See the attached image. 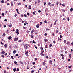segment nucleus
I'll return each mask as SVG.
<instances>
[{"label": "nucleus", "instance_id": "f257e3e1", "mask_svg": "<svg viewBox=\"0 0 73 73\" xmlns=\"http://www.w3.org/2000/svg\"><path fill=\"white\" fill-rule=\"evenodd\" d=\"M15 33H17V35H19V29H16V31L15 32Z\"/></svg>", "mask_w": 73, "mask_h": 73}, {"label": "nucleus", "instance_id": "f03ea898", "mask_svg": "<svg viewBox=\"0 0 73 73\" xmlns=\"http://www.w3.org/2000/svg\"><path fill=\"white\" fill-rule=\"evenodd\" d=\"M48 5L50 7H51L52 6V4H51V3L50 2H48Z\"/></svg>", "mask_w": 73, "mask_h": 73}, {"label": "nucleus", "instance_id": "7ed1b4c3", "mask_svg": "<svg viewBox=\"0 0 73 73\" xmlns=\"http://www.w3.org/2000/svg\"><path fill=\"white\" fill-rule=\"evenodd\" d=\"M18 38H15L14 39V41H17V40H18Z\"/></svg>", "mask_w": 73, "mask_h": 73}, {"label": "nucleus", "instance_id": "20e7f679", "mask_svg": "<svg viewBox=\"0 0 73 73\" xmlns=\"http://www.w3.org/2000/svg\"><path fill=\"white\" fill-rule=\"evenodd\" d=\"M23 45L24 46V47H25V46H28V44H25L23 43Z\"/></svg>", "mask_w": 73, "mask_h": 73}, {"label": "nucleus", "instance_id": "39448f33", "mask_svg": "<svg viewBox=\"0 0 73 73\" xmlns=\"http://www.w3.org/2000/svg\"><path fill=\"white\" fill-rule=\"evenodd\" d=\"M34 32H35V30L34 29L32 30L31 31V34H33V33Z\"/></svg>", "mask_w": 73, "mask_h": 73}, {"label": "nucleus", "instance_id": "423d86ee", "mask_svg": "<svg viewBox=\"0 0 73 73\" xmlns=\"http://www.w3.org/2000/svg\"><path fill=\"white\" fill-rule=\"evenodd\" d=\"M36 27L37 28H39V24H38L36 25Z\"/></svg>", "mask_w": 73, "mask_h": 73}, {"label": "nucleus", "instance_id": "0eeeda50", "mask_svg": "<svg viewBox=\"0 0 73 73\" xmlns=\"http://www.w3.org/2000/svg\"><path fill=\"white\" fill-rule=\"evenodd\" d=\"M12 38V37L11 36H10L8 38V40H11Z\"/></svg>", "mask_w": 73, "mask_h": 73}, {"label": "nucleus", "instance_id": "6e6552de", "mask_svg": "<svg viewBox=\"0 0 73 73\" xmlns=\"http://www.w3.org/2000/svg\"><path fill=\"white\" fill-rule=\"evenodd\" d=\"M10 24L11 25H8V26H9V27H12V25H11V23H10Z\"/></svg>", "mask_w": 73, "mask_h": 73}, {"label": "nucleus", "instance_id": "1a4fd4ad", "mask_svg": "<svg viewBox=\"0 0 73 73\" xmlns=\"http://www.w3.org/2000/svg\"><path fill=\"white\" fill-rule=\"evenodd\" d=\"M50 64L51 65L52 64V60H50Z\"/></svg>", "mask_w": 73, "mask_h": 73}, {"label": "nucleus", "instance_id": "9d476101", "mask_svg": "<svg viewBox=\"0 0 73 73\" xmlns=\"http://www.w3.org/2000/svg\"><path fill=\"white\" fill-rule=\"evenodd\" d=\"M1 2L3 4V3H4V0H2L1 1Z\"/></svg>", "mask_w": 73, "mask_h": 73}, {"label": "nucleus", "instance_id": "9b49d317", "mask_svg": "<svg viewBox=\"0 0 73 73\" xmlns=\"http://www.w3.org/2000/svg\"><path fill=\"white\" fill-rule=\"evenodd\" d=\"M70 12H72V11H73V8H71V9H70Z\"/></svg>", "mask_w": 73, "mask_h": 73}, {"label": "nucleus", "instance_id": "f8f14e48", "mask_svg": "<svg viewBox=\"0 0 73 73\" xmlns=\"http://www.w3.org/2000/svg\"><path fill=\"white\" fill-rule=\"evenodd\" d=\"M46 63H44V62L42 63V64H43V65L44 66H45V64H46Z\"/></svg>", "mask_w": 73, "mask_h": 73}, {"label": "nucleus", "instance_id": "ddd939ff", "mask_svg": "<svg viewBox=\"0 0 73 73\" xmlns=\"http://www.w3.org/2000/svg\"><path fill=\"white\" fill-rule=\"evenodd\" d=\"M4 46L5 48H7V46H8L7 45V44H5L4 45Z\"/></svg>", "mask_w": 73, "mask_h": 73}, {"label": "nucleus", "instance_id": "4468645a", "mask_svg": "<svg viewBox=\"0 0 73 73\" xmlns=\"http://www.w3.org/2000/svg\"><path fill=\"white\" fill-rule=\"evenodd\" d=\"M1 53H2V54H4V53H5V52L4 51H2L1 52Z\"/></svg>", "mask_w": 73, "mask_h": 73}, {"label": "nucleus", "instance_id": "2eb2a0df", "mask_svg": "<svg viewBox=\"0 0 73 73\" xmlns=\"http://www.w3.org/2000/svg\"><path fill=\"white\" fill-rule=\"evenodd\" d=\"M16 51L15 50H14L13 51V53L14 54H15V53H16Z\"/></svg>", "mask_w": 73, "mask_h": 73}, {"label": "nucleus", "instance_id": "dca6fc26", "mask_svg": "<svg viewBox=\"0 0 73 73\" xmlns=\"http://www.w3.org/2000/svg\"><path fill=\"white\" fill-rule=\"evenodd\" d=\"M13 70L14 71V72H16V68H14Z\"/></svg>", "mask_w": 73, "mask_h": 73}, {"label": "nucleus", "instance_id": "f3484780", "mask_svg": "<svg viewBox=\"0 0 73 73\" xmlns=\"http://www.w3.org/2000/svg\"><path fill=\"white\" fill-rule=\"evenodd\" d=\"M19 63H20V64H21L22 65H23V62H21V61H20V62H19Z\"/></svg>", "mask_w": 73, "mask_h": 73}, {"label": "nucleus", "instance_id": "a211bd4d", "mask_svg": "<svg viewBox=\"0 0 73 73\" xmlns=\"http://www.w3.org/2000/svg\"><path fill=\"white\" fill-rule=\"evenodd\" d=\"M13 3L11 2V6H13Z\"/></svg>", "mask_w": 73, "mask_h": 73}, {"label": "nucleus", "instance_id": "6ab92c4d", "mask_svg": "<svg viewBox=\"0 0 73 73\" xmlns=\"http://www.w3.org/2000/svg\"><path fill=\"white\" fill-rule=\"evenodd\" d=\"M40 49L41 50H44V48H43V47H41L40 48Z\"/></svg>", "mask_w": 73, "mask_h": 73}, {"label": "nucleus", "instance_id": "aec40b11", "mask_svg": "<svg viewBox=\"0 0 73 73\" xmlns=\"http://www.w3.org/2000/svg\"><path fill=\"white\" fill-rule=\"evenodd\" d=\"M69 57H70V58H71V54H70L69 55Z\"/></svg>", "mask_w": 73, "mask_h": 73}, {"label": "nucleus", "instance_id": "412c9836", "mask_svg": "<svg viewBox=\"0 0 73 73\" xmlns=\"http://www.w3.org/2000/svg\"><path fill=\"white\" fill-rule=\"evenodd\" d=\"M33 43H34V44H36V42H35L34 40H33L32 42Z\"/></svg>", "mask_w": 73, "mask_h": 73}, {"label": "nucleus", "instance_id": "4be33fe9", "mask_svg": "<svg viewBox=\"0 0 73 73\" xmlns=\"http://www.w3.org/2000/svg\"><path fill=\"white\" fill-rule=\"evenodd\" d=\"M17 72H18V71H19V68H17Z\"/></svg>", "mask_w": 73, "mask_h": 73}, {"label": "nucleus", "instance_id": "5701e85b", "mask_svg": "<svg viewBox=\"0 0 73 73\" xmlns=\"http://www.w3.org/2000/svg\"><path fill=\"white\" fill-rule=\"evenodd\" d=\"M69 20H70L69 18L68 17H67V20H68V21H69Z\"/></svg>", "mask_w": 73, "mask_h": 73}, {"label": "nucleus", "instance_id": "b1692460", "mask_svg": "<svg viewBox=\"0 0 73 73\" xmlns=\"http://www.w3.org/2000/svg\"><path fill=\"white\" fill-rule=\"evenodd\" d=\"M44 23H47V22L46 20H45L44 21Z\"/></svg>", "mask_w": 73, "mask_h": 73}, {"label": "nucleus", "instance_id": "393cba45", "mask_svg": "<svg viewBox=\"0 0 73 73\" xmlns=\"http://www.w3.org/2000/svg\"><path fill=\"white\" fill-rule=\"evenodd\" d=\"M34 47H35V48H36V49H37V47L36 46V45H34Z\"/></svg>", "mask_w": 73, "mask_h": 73}, {"label": "nucleus", "instance_id": "a878e982", "mask_svg": "<svg viewBox=\"0 0 73 73\" xmlns=\"http://www.w3.org/2000/svg\"><path fill=\"white\" fill-rule=\"evenodd\" d=\"M11 58L13 60V59H14V58L13 57V56H11Z\"/></svg>", "mask_w": 73, "mask_h": 73}, {"label": "nucleus", "instance_id": "bb28decb", "mask_svg": "<svg viewBox=\"0 0 73 73\" xmlns=\"http://www.w3.org/2000/svg\"><path fill=\"white\" fill-rule=\"evenodd\" d=\"M24 16H25V17H27V15H26L25 14L24 15Z\"/></svg>", "mask_w": 73, "mask_h": 73}, {"label": "nucleus", "instance_id": "cd10ccee", "mask_svg": "<svg viewBox=\"0 0 73 73\" xmlns=\"http://www.w3.org/2000/svg\"><path fill=\"white\" fill-rule=\"evenodd\" d=\"M70 44V43L69 42H67V44H68V45H69Z\"/></svg>", "mask_w": 73, "mask_h": 73}, {"label": "nucleus", "instance_id": "c85d7f7f", "mask_svg": "<svg viewBox=\"0 0 73 73\" xmlns=\"http://www.w3.org/2000/svg\"><path fill=\"white\" fill-rule=\"evenodd\" d=\"M28 53V50H27V52H26V53H25V54H27Z\"/></svg>", "mask_w": 73, "mask_h": 73}, {"label": "nucleus", "instance_id": "c756f323", "mask_svg": "<svg viewBox=\"0 0 73 73\" xmlns=\"http://www.w3.org/2000/svg\"><path fill=\"white\" fill-rule=\"evenodd\" d=\"M66 11L65 10V9H63L62 10V12H65Z\"/></svg>", "mask_w": 73, "mask_h": 73}, {"label": "nucleus", "instance_id": "7c9ffc66", "mask_svg": "<svg viewBox=\"0 0 73 73\" xmlns=\"http://www.w3.org/2000/svg\"><path fill=\"white\" fill-rule=\"evenodd\" d=\"M40 55H41V56H44V54L42 53H41Z\"/></svg>", "mask_w": 73, "mask_h": 73}, {"label": "nucleus", "instance_id": "2f4dec72", "mask_svg": "<svg viewBox=\"0 0 73 73\" xmlns=\"http://www.w3.org/2000/svg\"><path fill=\"white\" fill-rule=\"evenodd\" d=\"M46 31H49V29L46 28Z\"/></svg>", "mask_w": 73, "mask_h": 73}, {"label": "nucleus", "instance_id": "473e14b6", "mask_svg": "<svg viewBox=\"0 0 73 73\" xmlns=\"http://www.w3.org/2000/svg\"><path fill=\"white\" fill-rule=\"evenodd\" d=\"M16 10L17 12H19V9H16Z\"/></svg>", "mask_w": 73, "mask_h": 73}, {"label": "nucleus", "instance_id": "72a5a7b5", "mask_svg": "<svg viewBox=\"0 0 73 73\" xmlns=\"http://www.w3.org/2000/svg\"><path fill=\"white\" fill-rule=\"evenodd\" d=\"M27 15H28V16H29V13H27Z\"/></svg>", "mask_w": 73, "mask_h": 73}, {"label": "nucleus", "instance_id": "f704fd0d", "mask_svg": "<svg viewBox=\"0 0 73 73\" xmlns=\"http://www.w3.org/2000/svg\"><path fill=\"white\" fill-rule=\"evenodd\" d=\"M29 9H31V6H29Z\"/></svg>", "mask_w": 73, "mask_h": 73}, {"label": "nucleus", "instance_id": "c9c22d12", "mask_svg": "<svg viewBox=\"0 0 73 73\" xmlns=\"http://www.w3.org/2000/svg\"><path fill=\"white\" fill-rule=\"evenodd\" d=\"M18 5H21V3H17Z\"/></svg>", "mask_w": 73, "mask_h": 73}, {"label": "nucleus", "instance_id": "e433bc0d", "mask_svg": "<svg viewBox=\"0 0 73 73\" xmlns=\"http://www.w3.org/2000/svg\"><path fill=\"white\" fill-rule=\"evenodd\" d=\"M62 35H60V38H62Z\"/></svg>", "mask_w": 73, "mask_h": 73}, {"label": "nucleus", "instance_id": "4c0bfd02", "mask_svg": "<svg viewBox=\"0 0 73 73\" xmlns=\"http://www.w3.org/2000/svg\"><path fill=\"white\" fill-rule=\"evenodd\" d=\"M2 15L3 16H4V13H2Z\"/></svg>", "mask_w": 73, "mask_h": 73}, {"label": "nucleus", "instance_id": "58836bf2", "mask_svg": "<svg viewBox=\"0 0 73 73\" xmlns=\"http://www.w3.org/2000/svg\"><path fill=\"white\" fill-rule=\"evenodd\" d=\"M61 56L62 57H63V56H64V55L63 54H61Z\"/></svg>", "mask_w": 73, "mask_h": 73}, {"label": "nucleus", "instance_id": "ea45409f", "mask_svg": "<svg viewBox=\"0 0 73 73\" xmlns=\"http://www.w3.org/2000/svg\"><path fill=\"white\" fill-rule=\"evenodd\" d=\"M1 57H3V58H4V55H2L1 56Z\"/></svg>", "mask_w": 73, "mask_h": 73}, {"label": "nucleus", "instance_id": "a19ab883", "mask_svg": "<svg viewBox=\"0 0 73 73\" xmlns=\"http://www.w3.org/2000/svg\"><path fill=\"white\" fill-rule=\"evenodd\" d=\"M5 35H6L5 34V33H3V36H5Z\"/></svg>", "mask_w": 73, "mask_h": 73}, {"label": "nucleus", "instance_id": "79ce46f5", "mask_svg": "<svg viewBox=\"0 0 73 73\" xmlns=\"http://www.w3.org/2000/svg\"><path fill=\"white\" fill-rule=\"evenodd\" d=\"M32 64H33V65H35V62H34L33 61V62Z\"/></svg>", "mask_w": 73, "mask_h": 73}, {"label": "nucleus", "instance_id": "37998d69", "mask_svg": "<svg viewBox=\"0 0 73 73\" xmlns=\"http://www.w3.org/2000/svg\"><path fill=\"white\" fill-rule=\"evenodd\" d=\"M14 63L15 64H17V62H16V61H14Z\"/></svg>", "mask_w": 73, "mask_h": 73}, {"label": "nucleus", "instance_id": "c03bdc74", "mask_svg": "<svg viewBox=\"0 0 73 73\" xmlns=\"http://www.w3.org/2000/svg\"><path fill=\"white\" fill-rule=\"evenodd\" d=\"M49 46L50 47H52V44H50Z\"/></svg>", "mask_w": 73, "mask_h": 73}, {"label": "nucleus", "instance_id": "a18cd8bd", "mask_svg": "<svg viewBox=\"0 0 73 73\" xmlns=\"http://www.w3.org/2000/svg\"><path fill=\"white\" fill-rule=\"evenodd\" d=\"M21 17H23V16H24V15L21 14Z\"/></svg>", "mask_w": 73, "mask_h": 73}, {"label": "nucleus", "instance_id": "49530a36", "mask_svg": "<svg viewBox=\"0 0 73 73\" xmlns=\"http://www.w3.org/2000/svg\"><path fill=\"white\" fill-rule=\"evenodd\" d=\"M19 42H21V40H19L18 41Z\"/></svg>", "mask_w": 73, "mask_h": 73}, {"label": "nucleus", "instance_id": "de8ad7c7", "mask_svg": "<svg viewBox=\"0 0 73 73\" xmlns=\"http://www.w3.org/2000/svg\"><path fill=\"white\" fill-rule=\"evenodd\" d=\"M33 72H34V70H33L31 71V73H33Z\"/></svg>", "mask_w": 73, "mask_h": 73}, {"label": "nucleus", "instance_id": "09e8293b", "mask_svg": "<svg viewBox=\"0 0 73 73\" xmlns=\"http://www.w3.org/2000/svg\"><path fill=\"white\" fill-rule=\"evenodd\" d=\"M64 44H66V40H64Z\"/></svg>", "mask_w": 73, "mask_h": 73}, {"label": "nucleus", "instance_id": "8fccbe9b", "mask_svg": "<svg viewBox=\"0 0 73 73\" xmlns=\"http://www.w3.org/2000/svg\"><path fill=\"white\" fill-rule=\"evenodd\" d=\"M44 51L42 50L41 51V52L42 53H44Z\"/></svg>", "mask_w": 73, "mask_h": 73}, {"label": "nucleus", "instance_id": "3c124183", "mask_svg": "<svg viewBox=\"0 0 73 73\" xmlns=\"http://www.w3.org/2000/svg\"><path fill=\"white\" fill-rule=\"evenodd\" d=\"M38 12L39 13H41V10H39Z\"/></svg>", "mask_w": 73, "mask_h": 73}, {"label": "nucleus", "instance_id": "603ef678", "mask_svg": "<svg viewBox=\"0 0 73 73\" xmlns=\"http://www.w3.org/2000/svg\"><path fill=\"white\" fill-rule=\"evenodd\" d=\"M64 48H66V49H67V46H66L65 47H64Z\"/></svg>", "mask_w": 73, "mask_h": 73}, {"label": "nucleus", "instance_id": "864d4df0", "mask_svg": "<svg viewBox=\"0 0 73 73\" xmlns=\"http://www.w3.org/2000/svg\"><path fill=\"white\" fill-rule=\"evenodd\" d=\"M56 21L55 22V23H54V25H56Z\"/></svg>", "mask_w": 73, "mask_h": 73}, {"label": "nucleus", "instance_id": "5fc2aeb1", "mask_svg": "<svg viewBox=\"0 0 73 73\" xmlns=\"http://www.w3.org/2000/svg\"><path fill=\"white\" fill-rule=\"evenodd\" d=\"M58 2H56V5H58Z\"/></svg>", "mask_w": 73, "mask_h": 73}, {"label": "nucleus", "instance_id": "6e6d98bb", "mask_svg": "<svg viewBox=\"0 0 73 73\" xmlns=\"http://www.w3.org/2000/svg\"><path fill=\"white\" fill-rule=\"evenodd\" d=\"M44 41L45 42H46V39H44Z\"/></svg>", "mask_w": 73, "mask_h": 73}, {"label": "nucleus", "instance_id": "4d7b16f0", "mask_svg": "<svg viewBox=\"0 0 73 73\" xmlns=\"http://www.w3.org/2000/svg\"><path fill=\"white\" fill-rule=\"evenodd\" d=\"M33 15H35V12H33Z\"/></svg>", "mask_w": 73, "mask_h": 73}, {"label": "nucleus", "instance_id": "13d9d810", "mask_svg": "<svg viewBox=\"0 0 73 73\" xmlns=\"http://www.w3.org/2000/svg\"><path fill=\"white\" fill-rule=\"evenodd\" d=\"M17 16V15L16 14H15V15H14L15 17H16Z\"/></svg>", "mask_w": 73, "mask_h": 73}, {"label": "nucleus", "instance_id": "bf43d9fd", "mask_svg": "<svg viewBox=\"0 0 73 73\" xmlns=\"http://www.w3.org/2000/svg\"><path fill=\"white\" fill-rule=\"evenodd\" d=\"M46 2H44V5H46Z\"/></svg>", "mask_w": 73, "mask_h": 73}, {"label": "nucleus", "instance_id": "052dcab7", "mask_svg": "<svg viewBox=\"0 0 73 73\" xmlns=\"http://www.w3.org/2000/svg\"><path fill=\"white\" fill-rule=\"evenodd\" d=\"M15 56H17H17H19V55H18V54H16Z\"/></svg>", "mask_w": 73, "mask_h": 73}, {"label": "nucleus", "instance_id": "680f3d73", "mask_svg": "<svg viewBox=\"0 0 73 73\" xmlns=\"http://www.w3.org/2000/svg\"><path fill=\"white\" fill-rule=\"evenodd\" d=\"M56 33H58V30H56Z\"/></svg>", "mask_w": 73, "mask_h": 73}, {"label": "nucleus", "instance_id": "e2e57ef3", "mask_svg": "<svg viewBox=\"0 0 73 73\" xmlns=\"http://www.w3.org/2000/svg\"><path fill=\"white\" fill-rule=\"evenodd\" d=\"M63 20H66V19H65V18H63Z\"/></svg>", "mask_w": 73, "mask_h": 73}, {"label": "nucleus", "instance_id": "0e129e2a", "mask_svg": "<svg viewBox=\"0 0 73 73\" xmlns=\"http://www.w3.org/2000/svg\"><path fill=\"white\" fill-rule=\"evenodd\" d=\"M46 58H48V56H46Z\"/></svg>", "mask_w": 73, "mask_h": 73}, {"label": "nucleus", "instance_id": "69168bd1", "mask_svg": "<svg viewBox=\"0 0 73 73\" xmlns=\"http://www.w3.org/2000/svg\"><path fill=\"white\" fill-rule=\"evenodd\" d=\"M65 53H66V54H67V51H65Z\"/></svg>", "mask_w": 73, "mask_h": 73}, {"label": "nucleus", "instance_id": "338daca9", "mask_svg": "<svg viewBox=\"0 0 73 73\" xmlns=\"http://www.w3.org/2000/svg\"><path fill=\"white\" fill-rule=\"evenodd\" d=\"M60 38L59 37L58 38V41H60Z\"/></svg>", "mask_w": 73, "mask_h": 73}, {"label": "nucleus", "instance_id": "774afa93", "mask_svg": "<svg viewBox=\"0 0 73 73\" xmlns=\"http://www.w3.org/2000/svg\"><path fill=\"white\" fill-rule=\"evenodd\" d=\"M62 6H63V7H65V5L63 4H62Z\"/></svg>", "mask_w": 73, "mask_h": 73}]
</instances>
